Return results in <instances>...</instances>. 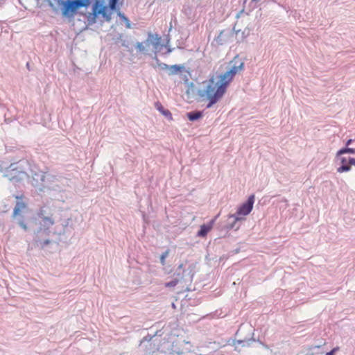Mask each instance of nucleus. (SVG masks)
<instances>
[{
    "label": "nucleus",
    "instance_id": "29",
    "mask_svg": "<svg viewBox=\"0 0 355 355\" xmlns=\"http://www.w3.org/2000/svg\"><path fill=\"white\" fill-rule=\"evenodd\" d=\"M16 198L19 199V198H21V197L16 196Z\"/></svg>",
    "mask_w": 355,
    "mask_h": 355
},
{
    "label": "nucleus",
    "instance_id": "15",
    "mask_svg": "<svg viewBox=\"0 0 355 355\" xmlns=\"http://www.w3.org/2000/svg\"><path fill=\"white\" fill-rule=\"evenodd\" d=\"M202 114L200 112H191L187 113V117L190 121H196L202 117Z\"/></svg>",
    "mask_w": 355,
    "mask_h": 355
},
{
    "label": "nucleus",
    "instance_id": "7",
    "mask_svg": "<svg viewBox=\"0 0 355 355\" xmlns=\"http://www.w3.org/2000/svg\"><path fill=\"white\" fill-rule=\"evenodd\" d=\"M340 166L337 168V171L340 173L347 172L351 170V166H355V158L350 157H340Z\"/></svg>",
    "mask_w": 355,
    "mask_h": 355
},
{
    "label": "nucleus",
    "instance_id": "11",
    "mask_svg": "<svg viewBox=\"0 0 355 355\" xmlns=\"http://www.w3.org/2000/svg\"><path fill=\"white\" fill-rule=\"evenodd\" d=\"M52 216L53 215L40 220L39 223L41 227H43L44 229H49L50 227L53 226L54 225V220Z\"/></svg>",
    "mask_w": 355,
    "mask_h": 355
},
{
    "label": "nucleus",
    "instance_id": "12",
    "mask_svg": "<svg viewBox=\"0 0 355 355\" xmlns=\"http://www.w3.org/2000/svg\"><path fill=\"white\" fill-rule=\"evenodd\" d=\"M184 71H185V67L184 65L174 64L170 66L168 74L170 76H173L179 73H182Z\"/></svg>",
    "mask_w": 355,
    "mask_h": 355
},
{
    "label": "nucleus",
    "instance_id": "28",
    "mask_svg": "<svg viewBox=\"0 0 355 355\" xmlns=\"http://www.w3.org/2000/svg\"><path fill=\"white\" fill-rule=\"evenodd\" d=\"M2 171H3V168H2L1 165L0 164V172H2Z\"/></svg>",
    "mask_w": 355,
    "mask_h": 355
},
{
    "label": "nucleus",
    "instance_id": "8",
    "mask_svg": "<svg viewBox=\"0 0 355 355\" xmlns=\"http://www.w3.org/2000/svg\"><path fill=\"white\" fill-rule=\"evenodd\" d=\"M162 37L158 34L148 33L146 44H151L155 51L159 50L162 47Z\"/></svg>",
    "mask_w": 355,
    "mask_h": 355
},
{
    "label": "nucleus",
    "instance_id": "23",
    "mask_svg": "<svg viewBox=\"0 0 355 355\" xmlns=\"http://www.w3.org/2000/svg\"><path fill=\"white\" fill-rule=\"evenodd\" d=\"M161 66H162V69H168L169 70L170 66H168V64H162Z\"/></svg>",
    "mask_w": 355,
    "mask_h": 355
},
{
    "label": "nucleus",
    "instance_id": "22",
    "mask_svg": "<svg viewBox=\"0 0 355 355\" xmlns=\"http://www.w3.org/2000/svg\"><path fill=\"white\" fill-rule=\"evenodd\" d=\"M339 347H336L333 348L330 352H327L326 355H334V354L339 350Z\"/></svg>",
    "mask_w": 355,
    "mask_h": 355
},
{
    "label": "nucleus",
    "instance_id": "9",
    "mask_svg": "<svg viewBox=\"0 0 355 355\" xmlns=\"http://www.w3.org/2000/svg\"><path fill=\"white\" fill-rule=\"evenodd\" d=\"M216 218L209 221V223L200 225V230L198 232L197 236L202 238L205 237L207 235L208 232L212 230Z\"/></svg>",
    "mask_w": 355,
    "mask_h": 355
},
{
    "label": "nucleus",
    "instance_id": "16",
    "mask_svg": "<svg viewBox=\"0 0 355 355\" xmlns=\"http://www.w3.org/2000/svg\"><path fill=\"white\" fill-rule=\"evenodd\" d=\"M355 153V150L354 148H345L340 149L337 153V156L338 157L344 153Z\"/></svg>",
    "mask_w": 355,
    "mask_h": 355
},
{
    "label": "nucleus",
    "instance_id": "18",
    "mask_svg": "<svg viewBox=\"0 0 355 355\" xmlns=\"http://www.w3.org/2000/svg\"><path fill=\"white\" fill-rule=\"evenodd\" d=\"M117 12V15L118 16L122 19L124 21L126 22L127 24V27L128 28H130V23H129V20L123 14L120 12L119 10V8L117 7V10H116Z\"/></svg>",
    "mask_w": 355,
    "mask_h": 355
},
{
    "label": "nucleus",
    "instance_id": "4",
    "mask_svg": "<svg viewBox=\"0 0 355 355\" xmlns=\"http://www.w3.org/2000/svg\"><path fill=\"white\" fill-rule=\"evenodd\" d=\"M89 4V0H67L62 1L60 3L62 14L65 17L72 18L76 15L78 8H86Z\"/></svg>",
    "mask_w": 355,
    "mask_h": 355
},
{
    "label": "nucleus",
    "instance_id": "30",
    "mask_svg": "<svg viewBox=\"0 0 355 355\" xmlns=\"http://www.w3.org/2000/svg\"><path fill=\"white\" fill-rule=\"evenodd\" d=\"M179 268H182V264H180V265L179 266Z\"/></svg>",
    "mask_w": 355,
    "mask_h": 355
},
{
    "label": "nucleus",
    "instance_id": "21",
    "mask_svg": "<svg viewBox=\"0 0 355 355\" xmlns=\"http://www.w3.org/2000/svg\"><path fill=\"white\" fill-rule=\"evenodd\" d=\"M136 47L140 52H145L146 51L145 46L141 42H138L136 45Z\"/></svg>",
    "mask_w": 355,
    "mask_h": 355
},
{
    "label": "nucleus",
    "instance_id": "13",
    "mask_svg": "<svg viewBox=\"0 0 355 355\" xmlns=\"http://www.w3.org/2000/svg\"><path fill=\"white\" fill-rule=\"evenodd\" d=\"M26 207V202H24L21 200L17 201L16 203L15 207L14 209V211H13V216L15 217L17 215H19L21 213V211L23 209H24Z\"/></svg>",
    "mask_w": 355,
    "mask_h": 355
},
{
    "label": "nucleus",
    "instance_id": "6",
    "mask_svg": "<svg viewBox=\"0 0 355 355\" xmlns=\"http://www.w3.org/2000/svg\"><path fill=\"white\" fill-rule=\"evenodd\" d=\"M254 202V195H251L248 197V200L243 203L239 208L235 216V222L244 220L243 216L248 215L253 209Z\"/></svg>",
    "mask_w": 355,
    "mask_h": 355
},
{
    "label": "nucleus",
    "instance_id": "10",
    "mask_svg": "<svg viewBox=\"0 0 355 355\" xmlns=\"http://www.w3.org/2000/svg\"><path fill=\"white\" fill-rule=\"evenodd\" d=\"M155 107L156 109L164 116L168 118L170 120L173 119L172 114L168 110L164 109L162 103L159 101L155 103Z\"/></svg>",
    "mask_w": 355,
    "mask_h": 355
},
{
    "label": "nucleus",
    "instance_id": "26",
    "mask_svg": "<svg viewBox=\"0 0 355 355\" xmlns=\"http://www.w3.org/2000/svg\"><path fill=\"white\" fill-rule=\"evenodd\" d=\"M119 0H112V5L114 6V3H118Z\"/></svg>",
    "mask_w": 355,
    "mask_h": 355
},
{
    "label": "nucleus",
    "instance_id": "14",
    "mask_svg": "<svg viewBox=\"0 0 355 355\" xmlns=\"http://www.w3.org/2000/svg\"><path fill=\"white\" fill-rule=\"evenodd\" d=\"M51 216H52V214L50 213V211L48 212L44 207L40 208L39 211L37 212V217L39 221L43 220L44 218H46Z\"/></svg>",
    "mask_w": 355,
    "mask_h": 355
},
{
    "label": "nucleus",
    "instance_id": "25",
    "mask_svg": "<svg viewBox=\"0 0 355 355\" xmlns=\"http://www.w3.org/2000/svg\"><path fill=\"white\" fill-rule=\"evenodd\" d=\"M49 243H50L49 240H46V241H44V243H42V246L44 247V245H48Z\"/></svg>",
    "mask_w": 355,
    "mask_h": 355
},
{
    "label": "nucleus",
    "instance_id": "24",
    "mask_svg": "<svg viewBox=\"0 0 355 355\" xmlns=\"http://www.w3.org/2000/svg\"><path fill=\"white\" fill-rule=\"evenodd\" d=\"M19 225H20V226H21L23 229H24V230H27V227H26V224H24V222H20Z\"/></svg>",
    "mask_w": 355,
    "mask_h": 355
},
{
    "label": "nucleus",
    "instance_id": "3",
    "mask_svg": "<svg viewBox=\"0 0 355 355\" xmlns=\"http://www.w3.org/2000/svg\"><path fill=\"white\" fill-rule=\"evenodd\" d=\"M232 62L234 63L232 68L224 74L220 76V79L216 80V82L220 84V86L223 87L225 92H226L228 85L232 80L234 76L242 71L244 67V63L240 60L238 57H235Z\"/></svg>",
    "mask_w": 355,
    "mask_h": 355
},
{
    "label": "nucleus",
    "instance_id": "5",
    "mask_svg": "<svg viewBox=\"0 0 355 355\" xmlns=\"http://www.w3.org/2000/svg\"><path fill=\"white\" fill-rule=\"evenodd\" d=\"M23 164H27V162H20L17 164H11L10 166L6 169L4 176L11 181H19L21 180L26 175Z\"/></svg>",
    "mask_w": 355,
    "mask_h": 355
},
{
    "label": "nucleus",
    "instance_id": "1",
    "mask_svg": "<svg viewBox=\"0 0 355 355\" xmlns=\"http://www.w3.org/2000/svg\"><path fill=\"white\" fill-rule=\"evenodd\" d=\"M225 93L223 87L220 86L214 77L203 81L202 87L198 90V94L202 100L208 101V108L216 103Z\"/></svg>",
    "mask_w": 355,
    "mask_h": 355
},
{
    "label": "nucleus",
    "instance_id": "2",
    "mask_svg": "<svg viewBox=\"0 0 355 355\" xmlns=\"http://www.w3.org/2000/svg\"><path fill=\"white\" fill-rule=\"evenodd\" d=\"M117 10V3L112 5V0H109L108 6L105 5L103 1H96L92 6V13L91 21L96 22V19L98 17L102 18L105 21H110L112 19V15L114 11Z\"/></svg>",
    "mask_w": 355,
    "mask_h": 355
},
{
    "label": "nucleus",
    "instance_id": "20",
    "mask_svg": "<svg viewBox=\"0 0 355 355\" xmlns=\"http://www.w3.org/2000/svg\"><path fill=\"white\" fill-rule=\"evenodd\" d=\"M168 252H169L168 250H166V252L162 253V254L160 257V262L163 266L165 265V260L168 254Z\"/></svg>",
    "mask_w": 355,
    "mask_h": 355
},
{
    "label": "nucleus",
    "instance_id": "19",
    "mask_svg": "<svg viewBox=\"0 0 355 355\" xmlns=\"http://www.w3.org/2000/svg\"><path fill=\"white\" fill-rule=\"evenodd\" d=\"M178 282H179V280L178 279H175L169 282L166 283L165 286L166 287H174L178 284Z\"/></svg>",
    "mask_w": 355,
    "mask_h": 355
},
{
    "label": "nucleus",
    "instance_id": "27",
    "mask_svg": "<svg viewBox=\"0 0 355 355\" xmlns=\"http://www.w3.org/2000/svg\"><path fill=\"white\" fill-rule=\"evenodd\" d=\"M352 142V139L348 140L347 145H349V144Z\"/></svg>",
    "mask_w": 355,
    "mask_h": 355
},
{
    "label": "nucleus",
    "instance_id": "17",
    "mask_svg": "<svg viewBox=\"0 0 355 355\" xmlns=\"http://www.w3.org/2000/svg\"><path fill=\"white\" fill-rule=\"evenodd\" d=\"M117 12V15L118 16L122 19L124 21L126 22L127 24V27L128 28H130V23H129V20L123 14L120 12L119 10V8L117 7V10H116Z\"/></svg>",
    "mask_w": 355,
    "mask_h": 355
}]
</instances>
